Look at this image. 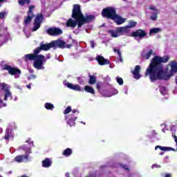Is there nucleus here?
<instances>
[{
    "mask_svg": "<svg viewBox=\"0 0 177 177\" xmlns=\"http://www.w3.org/2000/svg\"><path fill=\"white\" fill-rule=\"evenodd\" d=\"M169 60V56L165 57L155 56L151 61V64L148 66L145 72V77L149 76L151 82L156 80H169L171 77H174L177 74V62L171 61L167 66L166 71L168 77H165L164 73V66L162 63H167Z\"/></svg>",
    "mask_w": 177,
    "mask_h": 177,
    "instance_id": "f257e3e1",
    "label": "nucleus"
},
{
    "mask_svg": "<svg viewBox=\"0 0 177 177\" xmlns=\"http://www.w3.org/2000/svg\"><path fill=\"white\" fill-rule=\"evenodd\" d=\"M51 48H53L52 41L47 44H40V46L34 50L33 54H27L25 55V60H34L33 66L37 70H45L44 64L46 63L45 56L42 55H38L41 50H49Z\"/></svg>",
    "mask_w": 177,
    "mask_h": 177,
    "instance_id": "f03ea898",
    "label": "nucleus"
},
{
    "mask_svg": "<svg viewBox=\"0 0 177 177\" xmlns=\"http://www.w3.org/2000/svg\"><path fill=\"white\" fill-rule=\"evenodd\" d=\"M72 17L75 19V20L69 19L66 22L67 27H71L72 28H75L77 24L78 28H81V27H82L85 23L92 21V20L95 19L93 15H87L84 17V15H82V12H81V8L78 4L75 5L73 7Z\"/></svg>",
    "mask_w": 177,
    "mask_h": 177,
    "instance_id": "7ed1b4c3",
    "label": "nucleus"
},
{
    "mask_svg": "<svg viewBox=\"0 0 177 177\" xmlns=\"http://www.w3.org/2000/svg\"><path fill=\"white\" fill-rule=\"evenodd\" d=\"M102 15L103 17L111 19V20H113L115 23H116V24H123V23H125V21H127V19L118 16V15L115 13V9L112 7L104 8L102 10Z\"/></svg>",
    "mask_w": 177,
    "mask_h": 177,
    "instance_id": "20e7f679",
    "label": "nucleus"
},
{
    "mask_svg": "<svg viewBox=\"0 0 177 177\" xmlns=\"http://www.w3.org/2000/svg\"><path fill=\"white\" fill-rule=\"evenodd\" d=\"M26 143H28V145H23L21 147L22 150H24L26 154L24 156H16L15 158V161L17 162H24V161H30L28 154L31 153V147L34 146V142L30 139H28L26 140Z\"/></svg>",
    "mask_w": 177,
    "mask_h": 177,
    "instance_id": "39448f33",
    "label": "nucleus"
},
{
    "mask_svg": "<svg viewBox=\"0 0 177 177\" xmlns=\"http://www.w3.org/2000/svg\"><path fill=\"white\" fill-rule=\"evenodd\" d=\"M127 32H128V29H127V28H123V26L117 27L115 29L109 30V33L112 38H118V37L127 35Z\"/></svg>",
    "mask_w": 177,
    "mask_h": 177,
    "instance_id": "423d86ee",
    "label": "nucleus"
},
{
    "mask_svg": "<svg viewBox=\"0 0 177 177\" xmlns=\"http://www.w3.org/2000/svg\"><path fill=\"white\" fill-rule=\"evenodd\" d=\"M3 69L7 70L11 75H15V78H19L20 77V74H21V71H20V69L13 68L7 64L3 66Z\"/></svg>",
    "mask_w": 177,
    "mask_h": 177,
    "instance_id": "0eeeda50",
    "label": "nucleus"
},
{
    "mask_svg": "<svg viewBox=\"0 0 177 177\" xmlns=\"http://www.w3.org/2000/svg\"><path fill=\"white\" fill-rule=\"evenodd\" d=\"M53 44V48H60L61 49H64V48H68L70 49L73 46V45H66V41L59 39L57 40H55L51 41Z\"/></svg>",
    "mask_w": 177,
    "mask_h": 177,
    "instance_id": "6e6552de",
    "label": "nucleus"
},
{
    "mask_svg": "<svg viewBox=\"0 0 177 177\" xmlns=\"http://www.w3.org/2000/svg\"><path fill=\"white\" fill-rule=\"evenodd\" d=\"M64 118L66 121V124L69 125V127H75V121H77L78 117L75 115V114H69L66 115Z\"/></svg>",
    "mask_w": 177,
    "mask_h": 177,
    "instance_id": "1a4fd4ad",
    "label": "nucleus"
},
{
    "mask_svg": "<svg viewBox=\"0 0 177 177\" xmlns=\"http://www.w3.org/2000/svg\"><path fill=\"white\" fill-rule=\"evenodd\" d=\"M149 9L150 10H153V12H151V15L150 16V20H152L153 21H156L157 19H158V15L160 14V10L158 8H156L154 6H150L149 7Z\"/></svg>",
    "mask_w": 177,
    "mask_h": 177,
    "instance_id": "9d476101",
    "label": "nucleus"
},
{
    "mask_svg": "<svg viewBox=\"0 0 177 177\" xmlns=\"http://www.w3.org/2000/svg\"><path fill=\"white\" fill-rule=\"evenodd\" d=\"M42 20H44V17H42V15L39 14L36 16L32 31H37V30L39 29V27H41V24L42 23Z\"/></svg>",
    "mask_w": 177,
    "mask_h": 177,
    "instance_id": "9b49d317",
    "label": "nucleus"
},
{
    "mask_svg": "<svg viewBox=\"0 0 177 177\" xmlns=\"http://www.w3.org/2000/svg\"><path fill=\"white\" fill-rule=\"evenodd\" d=\"M1 88L5 92L3 100H8V97H12V93L9 90L10 89V88L9 87V86H8V84L5 83L1 84Z\"/></svg>",
    "mask_w": 177,
    "mask_h": 177,
    "instance_id": "f8f14e48",
    "label": "nucleus"
},
{
    "mask_svg": "<svg viewBox=\"0 0 177 177\" xmlns=\"http://www.w3.org/2000/svg\"><path fill=\"white\" fill-rule=\"evenodd\" d=\"M64 85L67 86L69 89H72L73 91H77V92H81V86L78 84H73L67 81H64Z\"/></svg>",
    "mask_w": 177,
    "mask_h": 177,
    "instance_id": "ddd939ff",
    "label": "nucleus"
},
{
    "mask_svg": "<svg viewBox=\"0 0 177 177\" xmlns=\"http://www.w3.org/2000/svg\"><path fill=\"white\" fill-rule=\"evenodd\" d=\"M154 50L153 49H145L143 50L141 53V56L143 57V59H146V60H149L150 57H151V55H153Z\"/></svg>",
    "mask_w": 177,
    "mask_h": 177,
    "instance_id": "4468645a",
    "label": "nucleus"
},
{
    "mask_svg": "<svg viewBox=\"0 0 177 177\" xmlns=\"http://www.w3.org/2000/svg\"><path fill=\"white\" fill-rule=\"evenodd\" d=\"M34 6H29V10L28 12V17L26 19L24 20V24H28L32 20V17H34V14H32V10L35 9Z\"/></svg>",
    "mask_w": 177,
    "mask_h": 177,
    "instance_id": "2eb2a0df",
    "label": "nucleus"
},
{
    "mask_svg": "<svg viewBox=\"0 0 177 177\" xmlns=\"http://www.w3.org/2000/svg\"><path fill=\"white\" fill-rule=\"evenodd\" d=\"M147 35L146 31L139 29L131 33V37H138V38H145Z\"/></svg>",
    "mask_w": 177,
    "mask_h": 177,
    "instance_id": "dca6fc26",
    "label": "nucleus"
},
{
    "mask_svg": "<svg viewBox=\"0 0 177 177\" xmlns=\"http://www.w3.org/2000/svg\"><path fill=\"white\" fill-rule=\"evenodd\" d=\"M47 32L49 35H60L63 34V31L59 28H51L47 30Z\"/></svg>",
    "mask_w": 177,
    "mask_h": 177,
    "instance_id": "f3484780",
    "label": "nucleus"
},
{
    "mask_svg": "<svg viewBox=\"0 0 177 177\" xmlns=\"http://www.w3.org/2000/svg\"><path fill=\"white\" fill-rule=\"evenodd\" d=\"M100 95L104 97H111V96H114V95H117L118 93V91L114 90L113 92L107 91L106 90H102V91H100Z\"/></svg>",
    "mask_w": 177,
    "mask_h": 177,
    "instance_id": "a211bd4d",
    "label": "nucleus"
},
{
    "mask_svg": "<svg viewBox=\"0 0 177 177\" xmlns=\"http://www.w3.org/2000/svg\"><path fill=\"white\" fill-rule=\"evenodd\" d=\"M131 73L134 75L136 80H140V74L139 73H140V66H136L134 70L132 71Z\"/></svg>",
    "mask_w": 177,
    "mask_h": 177,
    "instance_id": "6ab92c4d",
    "label": "nucleus"
},
{
    "mask_svg": "<svg viewBox=\"0 0 177 177\" xmlns=\"http://www.w3.org/2000/svg\"><path fill=\"white\" fill-rule=\"evenodd\" d=\"M136 24H138V22L130 20L129 21V24L126 26H123V28H127V34H129L131 31L129 28H133V27H136Z\"/></svg>",
    "mask_w": 177,
    "mask_h": 177,
    "instance_id": "aec40b11",
    "label": "nucleus"
},
{
    "mask_svg": "<svg viewBox=\"0 0 177 177\" xmlns=\"http://www.w3.org/2000/svg\"><path fill=\"white\" fill-rule=\"evenodd\" d=\"M97 62H98L100 66H104L106 64H109V63H110V61H109V59H104V57L98 55L97 57Z\"/></svg>",
    "mask_w": 177,
    "mask_h": 177,
    "instance_id": "412c9836",
    "label": "nucleus"
},
{
    "mask_svg": "<svg viewBox=\"0 0 177 177\" xmlns=\"http://www.w3.org/2000/svg\"><path fill=\"white\" fill-rule=\"evenodd\" d=\"M157 149H160L162 151H176L175 149L171 147H162L160 145H158L155 147V150H157Z\"/></svg>",
    "mask_w": 177,
    "mask_h": 177,
    "instance_id": "4be33fe9",
    "label": "nucleus"
},
{
    "mask_svg": "<svg viewBox=\"0 0 177 177\" xmlns=\"http://www.w3.org/2000/svg\"><path fill=\"white\" fill-rule=\"evenodd\" d=\"M12 126H8L6 129V135L4 136V139L6 140H9V138L12 136Z\"/></svg>",
    "mask_w": 177,
    "mask_h": 177,
    "instance_id": "5701e85b",
    "label": "nucleus"
},
{
    "mask_svg": "<svg viewBox=\"0 0 177 177\" xmlns=\"http://www.w3.org/2000/svg\"><path fill=\"white\" fill-rule=\"evenodd\" d=\"M52 165V160L50 158H46L42 161V167L44 168H49Z\"/></svg>",
    "mask_w": 177,
    "mask_h": 177,
    "instance_id": "b1692460",
    "label": "nucleus"
},
{
    "mask_svg": "<svg viewBox=\"0 0 177 177\" xmlns=\"http://www.w3.org/2000/svg\"><path fill=\"white\" fill-rule=\"evenodd\" d=\"M84 91L85 92H87V93H91V95H95V89L91 86H85Z\"/></svg>",
    "mask_w": 177,
    "mask_h": 177,
    "instance_id": "393cba45",
    "label": "nucleus"
},
{
    "mask_svg": "<svg viewBox=\"0 0 177 177\" xmlns=\"http://www.w3.org/2000/svg\"><path fill=\"white\" fill-rule=\"evenodd\" d=\"M161 31H162L161 28H155L150 30L149 34L150 35H152V34H158V32H161Z\"/></svg>",
    "mask_w": 177,
    "mask_h": 177,
    "instance_id": "a878e982",
    "label": "nucleus"
},
{
    "mask_svg": "<svg viewBox=\"0 0 177 177\" xmlns=\"http://www.w3.org/2000/svg\"><path fill=\"white\" fill-rule=\"evenodd\" d=\"M71 154H73V150H71V149L70 148H67L63 152V156H64L65 157H70Z\"/></svg>",
    "mask_w": 177,
    "mask_h": 177,
    "instance_id": "bb28decb",
    "label": "nucleus"
},
{
    "mask_svg": "<svg viewBox=\"0 0 177 177\" xmlns=\"http://www.w3.org/2000/svg\"><path fill=\"white\" fill-rule=\"evenodd\" d=\"M44 107L46 110H53V109H55V105H53L52 103L50 102H47L44 104Z\"/></svg>",
    "mask_w": 177,
    "mask_h": 177,
    "instance_id": "cd10ccee",
    "label": "nucleus"
},
{
    "mask_svg": "<svg viewBox=\"0 0 177 177\" xmlns=\"http://www.w3.org/2000/svg\"><path fill=\"white\" fill-rule=\"evenodd\" d=\"M159 91L161 95H163V96L168 93V91L167 90V88L162 86H160Z\"/></svg>",
    "mask_w": 177,
    "mask_h": 177,
    "instance_id": "c85d7f7f",
    "label": "nucleus"
},
{
    "mask_svg": "<svg viewBox=\"0 0 177 177\" xmlns=\"http://www.w3.org/2000/svg\"><path fill=\"white\" fill-rule=\"evenodd\" d=\"M70 113H71V106H67L66 109L64 111V115H69Z\"/></svg>",
    "mask_w": 177,
    "mask_h": 177,
    "instance_id": "c756f323",
    "label": "nucleus"
},
{
    "mask_svg": "<svg viewBox=\"0 0 177 177\" xmlns=\"http://www.w3.org/2000/svg\"><path fill=\"white\" fill-rule=\"evenodd\" d=\"M95 82H96V77H95L92 75H90V79H89V81H88V84L90 85H93V84H95Z\"/></svg>",
    "mask_w": 177,
    "mask_h": 177,
    "instance_id": "7c9ffc66",
    "label": "nucleus"
},
{
    "mask_svg": "<svg viewBox=\"0 0 177 177\" xmlns=\"http://www.w3.org/2000/svg\"><path fill=\"white\" fill-rule=\"evenodd\" d=\"M30 3V0H18V3L19 5H21V6H23V5H24V3Z\"/></svg>",
    "mask_w": 177,
    "mask_h": 177,
    "instance_id": "2f4dec72",
    "label": "nucleus"
},
{
    "mask_svg": "<svg viewBox=\"0 0 177 177\" xmlns=\"http://www.w3.org/2000/svg\"><path fill=\"white\" fill-rule=\"evenodd\" d=\"M116 81L118 84L120 85H123L124 84V80L121 77H116Z\"/></svg>",
    "mask_w": 177,
    "mask_h": 177,
    "instance_id": "473e14b6",
    "label": "nucleus"
},
{
    "mask_svg": "<svg viewBox=\"0 0 177 177\" xmlns=\"http://www.w3.org/2000/svg\"><path fill=\"white\" fill-rule=\"evenodd\" d=\"M113 52H115V53H118V55L121 57V51H120L119 49L113 48Z\"/></svg>",
    "mask_w": 177,
    "mask_h": 177,
    "instance_id": "72a5a7b5",
    "label": "nucleus"
},
{
    "mask_svg": "<svg viewBox=\"0 0 177 177\" xmlns=\"http://www.w3.org/2000/svg\"><path fill=\"white\" fill-rule=\"evenodd\" d=\"M6 104L3 103V101H2V98H0V109L2 107H6Z\"/></svg>",
    "mask_w": 177,
    "mask_h": 177,
    "instance_id": "f704fd0d",
    "label": "nucleus"
},
{
    "mask_svg": "<svg viewBox=\"0 0 177 177\" xmlns=\"http://www.w3.org/2000/svg\"><path fill=\"white\" fill-rule=\"evenodd\" d=\"M6 16V12H0V19H3Z\"/></svg>",
    "mask_w": 177,
    "mask_h": 177,
    "instance_id": "c9c22d12",
    "label": "nucleus"
},
{
    "mask_svg": "<svg viewBox=\"0 0 177 177\" xmlns=\"http://www.w3.org/2000/svg\"><path fill=\"white\" fill-rule=\"evenodd\" d=\"M37 78V76L35 75H30L28 77V80H35Z\"/></svg>",
    "mask_w": 177,
    "mask_h": 177,
    "instance_id": "e433bc0d",
    "label": "nucleus"
},
{
    "mask_svg": "<svg viewBox=\"0 0 177 177\" xmlns=\"http://www.w3.org/2000/svg\"><path fill=\"white\" fill-rule=\"evenodd\" d=\"M97 89L98 91V92H103V91L100 90V84L99 83L97 84L96 85Z\"/></svg>",
    "mask_w": 177,
    "mask_h": 177,
    "instance_id": "4c0bfd02",
    "label": "nucleus"
},
{
    "mask_svg": "<svg viewBox=\"0 0 177 177\" xmlns=\"http://www.w3.org/2000/svg\"><path fill=\"white\" fill-rule=\"evenodd\" d=\"M163 177H172V174L171 173H166L165 175H162Z\"/></svg>",
    "mask_w": 177,
    "mask_h": 177,
    "instance_id": "58836bf2",
    "label": "nucleus"
},
{
    "mask_svg": "<svg viewBox=\"0 0 177 177\" xmlns=\"http://www.w3.org/2000/svg\"><path fill=\"white\" fill-rule=\"evenodd\" d=\"M152 168L153 169H154V168H161V166L159 165L155 164V165H152Z\"/></svg>",
    "mask_w": 177,
    "mask_h": 177,
    "instance_id": "ea45409f",
    "label": "nucleus"
},
{
    "mask_svg": "<svg viewBox=\"0 0 177 177\" xmlns=\"http://www.w3.org/2000/svg\"><path fill=\"white\" fill-rule=\"evenodd\" d=\"M95 44L93 41H91V48L93 49L95 48Z\"/></svg>",
    "mask_w": 177,
    "mask_h": 177,
    "instance_id": "a19ab883",
    "label": "nucleus"
},
{
    "mask_svg": "<svg viewBox=\"0 0 177 177\" xmlns=\"http://www.w3.org/2000/svg\"><path fill=\"white\" fill-rule=\"evenodd\" d=\"M122 168H124V169H126V171H128V166L124 165H122Z\"/></svg>",
    "mask_w": 177,
    "mask_h": 177,
    "instance_id": "79ce46f5",
    "label": "nucleus"
},
{
    "mask_svg": "<svg viewBox=\"0 0 177 177\" xmlns=\"http://www.w3.org/2000/svg\"><path fill=\"white\" fill-rule=\"evenodd\" d=\"M50 59V54H48V55L46 56V57L45 58V60L46 61V59Z\"/></svg>",
    "mask_w": 177,
    "mask_h": 177,
    "instance_id": "37998d69",
    "label": "nucleus"
},
{
    "mask_svg": "<svg viewBox=\"0 0 177 177\" xmlns=\"http://www.w3.org/2000/svg\"><path fill=\"white\" fill-rule=\"evenodd\" d=\"M15 88H17V89L21 90V86H20L19 85H15Z\"/></svg>",
    "mask_w": 177,
    "mask_h": 177,
    "instance_id": "c03bdc74",
    "label": "nucleus"
},
{
    "mask_svg": "<svg viewBox=\"0 0 177 177\" xmlns=\"http://www.w3.org/2000/svg\"><path fill=\"white\" fill-rule=\"evenodd\" d=\"M26 88H28V89H31V84L26 85Z\"/></svg>",
    "mask_w": 177,
    "mask_h": 177,
    "instance_id": "a18cd8bd",
    "label": "nucleus"
},
{
    "mask_svg": "<svg viewBox=\"0 0 177 177\" xmlns=\"http://www.w3.org/2000/svg\"><path fill=\"white\" fill-rule=\"evenodd\" d=\"M75 113H77V110L74 109L72 111V113L70 114H75Z\"/></svg>",
    "mask_w": 177,
    "mask_h": 177,
    "instance_id": "49530a36",
    "label": "nucleus"
},
{
    "mask_svg": "<svg viewBox=\"0 0 177 177\" xmlns=\"http://www.w3.org/2000/svg\"><path fill=\"white\" fill-rule=\"evenodd\" d=\"M119 59H120V62H122V57L121 56V54H120V57L119 56Z\"/></svg>",
    "mask_w": 177,
    "mask_h": 177,
    "instance_id": "de8ad7c7",
    "label": "nucleus"
},
{
    "mask_svg": "<svg viewBox=\"0 0 177 177\" xmlns=\"http://www.w3.org/2000/svg\"><path fill=\"white\" fill-rule=\"evenodd\" d=\"M65 176H66V177H70V174H69L68 173H66V174H65Z\"/></svg>",
    "mask_w": 177,
    "mask_h": 177,
    "instance_id": "09e8293b",
    "label": "nucleus"
},
{
    "mask_svg": "<svg viewBox=\"0 0 177 177\" xmlns=\"http://www.w3.org/2000/svg\"><path fill=\"white\" fill-rule=\"evenodd\" d=\"M78 82H79V84H82L83 82L80 81V78H78Z\"/></svg>",
    "mask_w": 177,
    "mask_h": 177,
    "instance_id": "8fccbe9b",
    "label": "nucleus"
},
{
    "mask_svg": "<svg viewBox=\"0 0 177 177\" xmlns=\"http://www.w3.org/2000/svg\"><path fill=\"white\" fill-rule=\"evenodd\" d=\"M74 32H75V34H78L79 31L78 30H75Z\"/></svg>",
    "mask_w": 177,
    "mask_h": 177,
    "instance_id": "3c124183",
    "label": "nucleus"
},
{
    "mask_svg": "<svg viewBox=\"0 0 177 177\" xmlns=\"http://www.w3.org/2000/svg\"><path fill=\"white\" fill-rule=\"evenodd\" d=\"M159 154H160V156H164V152H161Z\"/></svg>",
    "mask_w": 177,
    "mask_h": 177,
    "instance_id": "603ef678",
    "label": "nucleus"
},
{
    "mask_svg": "<svg viewBox=\"0 0 177 177\" xmlns=\"http://www.w3.org/2000/svg\"><path fill=\"white\" fill-rule=\"evenodd\" d=\"M3 129H2V128H0V133H1V132H3Z\"/></svg>",
    "mask_w": 177,
    "mask_h": 177,
    "instance_id": "864d4df0",
    "label": "nucleus"
},
{
    "mask_svg": "<svg viewBox=\"0 0 177 177\" xmlns=\"http://www.w3.org/2000/svg\"><path fill=\"white\" fill-rule=\"evenodd\" d=\"M124 93H125V95H127L128 94V91L126 90Z\"/></svg>",
    "mask_w": 177,
    "mask_h": 177,
    "instance_id": "5fc2aeb1",
    "label": "nucleus"
},
{
    "mask_svg": "<svg viewBox=\"0 0 177 177\" xmlns=\"http://www.w3.org/2000/svg\"><path fill=\"white\" fill-rule=\"evenodd\" d=\"M82 124H84V125H85V122H81Z\"/></svg>",
    "mask_w": 177,
    "mask_h": 177,
    "instance_id": "6e6d98bb",
    "label": "nucleus"
},
{
    "mask_svg": "<svg viewBox=\"0 0 177 177\" xmlns=\"http://www.w3.org/2000/svg\"><path fill=\"white\" fill-rule=\"evenodd\" d=\"M3 1H5V0H0V3H1V2H3Z\"/></svg>",
    "mask_w": 177,
    "mask_h": 177,
    "instance_id": "4d7b16f0",
    "label": "nucleus"
},
{
    "mask_svg": "<svg viewBox=\"0 0 177 177\" xmlns=\"http://www.w3.org/2000/svg\"><path fill=\"white\" fill-rule=\"evenodd\" d=\"M17 100V97H15V100Z\"/></svg>",
    "mask_w": 177,
    "mask_h": 177,
    "instance_id": "13d9d810",
    "label": "nucleus"
},
{
    "mask_svg": "<svg viewBox=\"0 0 177 177\" xmlns=\"http://www.w3.org/2000/svg\"><path fill=\"white\" fill-rule=\"evenodd\" d=\"M164 132V129L162 130Z\"/></svg>",
    "mask_w": 177,
    "mask_h": 177,
    "instance_id": "bf43d9fd",
    "label": "nucleus"
},
{
    "mask_svg": "<svg viewBox=\"0 0 177 177\" xmlns=\"http://www.w3.org/2000/svg\"><path fill=\"white\" fill-rule=\"evenodd\" d=\"M0 37H1V34H0Z\"/></svg>",
    "mask_w": 177,
    "mask_h": 177,
    "instance_id": "052dcab7",
    "label": "nucleus"
}]
</instances>
